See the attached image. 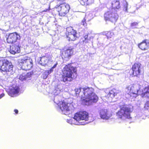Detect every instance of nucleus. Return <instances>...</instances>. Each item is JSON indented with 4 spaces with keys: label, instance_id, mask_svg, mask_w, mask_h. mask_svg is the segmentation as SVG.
<instances>
[{
    "label": "nucleus",
    "instance_id": "1",
    "mask_svg": "<svg viewBox=\"0 0 149 149\" xmlns=\"http://www.w3.org/2000/svg\"><path fill=\"white\" fill-rule=\"evenodd\" d=\"M89 118L88 113L86 111H81L75 113L73 118L68 119L67 122L70 124L84 125L92 121L86 122L89 120Z\"/></svg>",
    "mask_w": 149,
    "mask_h": 149
},
{
    "label": "nucleus",
    "instance_id": "30",
    "mask_svg": "<svg viewBox=\"0 0 149 149\" xmlns=\"http://www.w3.org/2000/svg\"><path fill=\"white\" fill-rule=\"evenodd\" d=\"M127 6L128 3L127 2H126L125 4H124V8L123 10L127 12Z\"/></svg>",
    "mask_w": 149,
    "mask_h": 149
},
{
    "label": "nucleus",
    "instance_id": "14",
    "mask_svg": "<svg viewBox=\"0 0 149 149\" xmlns=\"http://www.w3.org/2000/svg\"><path fill=\"white\" fill-rule=\"evenodd\" d=\"M99 114L101 118L108 120L112 116L111 111L107 109H102L100 110Z\"/></svg>",
    "mask_w": 149,
    "mask_h": 149
},
{
    "label": "nucleus",
    "instance_id": "38",
    "mask_svg": "<svg viewBox=\"0 0 149 149\" xmlns=\"http://www.w3.org/2000/svg\"><path fill=\"white\" fill-rule=\"evenodd\" d=\"M50 9V7H49L48 9H45L44 10H43L42 11V12H47V11L48 10H49Z\"/></svg>",
    "mask_w": 149,
    "mask_h": 149
},
{
    "label": "nucleus",
    "instance_id": "9",
    "mask_svg": "<svg viewBox=\"0 0 149 149\" xmlns=\"http://www.w3.org/2000/svg\"><path fill=\"white\" fill-rule=\"evenodd\" d=\"M93 90L92 88L85 87L83 88H80L75 89V91L76 95H80L81 99L83 100L85 96L88 97V94L91 93Z\"/></svg>",
    "mask_w": 149,
    "mask_h": 149
},
{
    "label": "nucleus",
    "instance_id": "40",
    "mask_svg": "<svg viewBox=\"0 0 149 149\" xmlns=\"http://www.w3.org/2000/svg\"><path fill=\"white\" fill-rule=\"evenodd\" d=\"M91 15H92L91 14V13H90V14H89V16H91Z\"/></svg>",
    "mask_w": 149,
    "mask_h": 149
},
{
    "label": "nucleus",
    "instance_id": "19",
    "mask_svg": "<svg viewBox=\"0 0 149 149\" xmlns=\"http://www.w3.org/2000/svg\"><path fill=\"white\" fill-rule=\"evenodd\" d=\"M19 45V42H17V43L13 45L12 47L11 48L10 51V52L13 54L19 53L20 52V47Z\"/></svg>",
    "mask_w": 149,
    "mask_h": 149
},
{
    "label": "nucleus",
    "instance_id": "16",
    "mask_svg": "<svg viewBox=\"0 0 149 149\" xmlns=\"http://www.w3.org/2000/svg\"><path fill=\"white\" fill-rule=\"evenodd\" d=\"M19 88L18 86L13 85L10 87L8 94L10 96L14 97L19 93Z\"/></svg>",
    "mask_w": 149,
    "mask_h": 149
},
{
    "label": "nucleus",
    "instance_id": "20",
    "mask_svg": "<svg viewBox=\"0 0 149 149\" xmlns=\"http://www.w3.org/2000/svg\"><path fill=\"white\" fill-rule=\"evenodd\" d=\"M139 47L141 50H145L149 48V42L146 40H144L138 45Z\"/></svg>",
    "mask_w": 149,
    "mask_h": 149
},
{
    "label": "nucleus",
    "instance_id": "36",
    "mask_svg": "<svg viewBox=\"0 0 149 149\" xmlns=\"http://www.w3.org/2000/svg\"><path fill=\"white\" fill-rule=\"evenodd\" d=\"M137 23L136 22H134L131 24V26L133 28H134L135 26L137 25Z\"/></svg>",
    "mask_w": 149,
    "mask_h": 149
},
{
    "label": "nucleus",
    "instance_id": "6",
    "mask_svg": "<svg viewBox=\"0 0 149 149\" xmlns=\"http://www.w3.org/2000/svg\"><path fill=\"white\" fill-rule=\"evenodd\" d=\"M118 15L114 11V9H112L106 12L104 14V18L105 20H109L112 22L116 21L118 18Z\"/></svg>",
    "mask_w": 149,
    "mask_h": 149
},
{
    "label": "nucleus",
    "instance_id": "37",
    "mask_svg": "<svg viewBox=\"0 0 149 149\" xmlns=\"http://www.w3.org/2000/svg\"><path fill=\"white\" fill-rule=\"evenodd\" d=\"M5 95L4 93H2L1 95H0V99L2 97L4 96Z\"/></svg>",
    "mask_w": 149,
    "mask_h": 149
},
{
    "label": "nucleus",
    "instance_id": "34",
    "mask_svg": "<svg viewBox=\"0 0 149 149\" xmlns=\"http://www.w3.org/2000/svg\"><path fill=\"white\" fill-rule=\"evenodd\" d=\"M52 64H53V66L52 67L53 68H55L58 65V63L57 62H54L52 63Z\"/></svg>",
    "mask_w": 149,
    "mask_h": 149
},
{
    "label": "nucleus",
    "instance_id": "27",
    "mask_svg": "<svg viewBox=\"0 0 149 149\" xmlns=\"http://www.w3.org/2000/svg\"><path fill=\"white\" fill-rule=\"evenodd\" d=\"M91 19V17H89L87 15H86L85 17L82 21L81 24L84 26H87V24L86 22V20H89Z\"/></svg>",
    "mask_w": 149,
    "mask_h": 149
},
{
    "label": "nucleus",
    "instance_id": "29",
    "mask_svg": "<svg viewBox=\"0 0 149 149\" xmlns=\"http://www.w3.org/2000/svg\"><path fill=\"white\" fill-rule=\"evenodd\" d=\"M47 71L46 70L44 72V73L43 74V78L44 79H46L47 78L49 74L48 73H47Z\"/></svg>",
    "mask_w": 149,
    "mask_h": 149
},
{
    "label": "nucleus",
    "instance_id": "17",
    "mask_svg": "<svg viewBox=\"0 0 149 149\" xmlns=\"http://www.w3.org/2000/svg\"><path fill=\"white\" fill-rule=\"evenodd\" d=\"M63 86L61 85H58L55 87V89L53 91V94L54 95V98L58 96V97L57 100L60 99L61 97V96L58 95L61 92L63 91ZM55 99V98H54Z\"/></svg>",
    "mask_w": 149,
    "mask_h": 149
},
{
    "label": "nucleus",
    "instance_id": "18",
    "mask_svg": "<svg viewBox=\"0 0 149 149\" xmlns=\"http://www.w3.org/2000/svg\"><path fill=\"white\" fill-rule=\"evenodd\" d=\"M141 65L140 63H135L133 65L132 70L134 76H137L139 74L141 71Z\"/></svg>",
    "mask_w": 149,
    "mask_h": 149
},
{
    "label": "nucleus",
    "instance_id": "28",
    "mask_svg": "<svg viewBox=\"0 0 149 149\" xmlns=\"http://www.w3.org/2000/svg\"><path fill=\"white\" fill-rule=\"evenodd\" d=\"M25 74L23 73L19 76V79L22 81L25 80L26 79V77H25Z\"/></svg>",
    "mask_w": 149,
    "mask_h": 149
},
{
    "label": "nucleus",
    "instance_id": "24",
    "mask_svg": "<svg viewBox=\"0 0 149 149\" xmlns=\"http://www.w3.org/2000/svg\"><path fill=\"white\" fill-rule=\"evenodd\" d=\"M94 0H81L80 3L83 6L90 5L94 3Z\"/></svg>",
    "mask_w": 149,
    "mask_h": 149
},
{
    "label": "nucleus",
    "instance_id": "7",
    "mask_svg": "<svg viewBox=\"0 0 149 149\" xmlns=\"http://www.w3.org/2000/svg\"><path fill=\"white\" fill-rule=\"evenodd\" d=\"M141 86L137 84H133L131 87H128L126 88L128 94L133 97H136L138 95V92L141 88Z\"/></svg>",
    "mask_w": 149,
    "mask_h": 149
},
{
    "label": "nucleus",
    "instance_id": "35",
    "mask_svg": "<svg viewBox=\"0 0 149 149\" xmlns=\"http://www.w3.org/2000/svg\"><path fill=\"white\" fill-rule=\"evenodd\" d=\"M54 69V68H53L52 67L49 70H47L46 71H47V73H48L49 74H50L52 72H53Z\"/></svg>",
    "mask_w": 149,
    "mask_h": 149
},
{
    "label": "nucleus",
    "instance_id": "39",
    "mask_svg": "<svg viewBox=\"0 0 149 149\" xmlns=\"http://www.w3.org/2000/svg\"><path fill=\"white\" fill-rule=\"evenodd\" d=\"M14 112H15V113L16 114H17L18 113V110L17 109H15L14 111Z\"/></svg>",
    "mask_w": 149,
    "mask_h": 149
},
{
    "label": "nucleus",
    "instance_id": "33",
    "mask_svg": "<svg viewBox=\"0 0 149 149\" xmlns=\"http://www.w3.org/2000/svg\"><path fill=\"white\" fill-rule=\"evenodd\" d=\"M107 35L108 38H110L113 36V32H109L107 33Z\"/></svg>",
    "mask_w": 149,
    "mask_h": 149
},
{
    "label": "nucleus",
    "instance_id": "12",
    "mask_svg": "<svg viewBox=\"0 0 149 149\" xmlns=\"http://www.w3.org/2000/svg\"><path fill=\"white\" fill-rule=\"evenodd\" d=\"M67 30L68 32L67 39L69 41L74 40L78 37L76 31L74 30L72 27H68Z\"/></svg>",
    "mask_w": 149,
    "mask_h": 149
},
{
    "label": "nucleus",
    "instance_id": "32",
    "mask_svg": "<svg viewBox=\"0 0 149 149\" xmlns=\"http://www.w3.org/2000/svg\"><path fill=\"white\" fill-rule=\"evenodd\" d=\"M32 73L31 72H28L26 74H25V77H26V79L28 78H30L31 77L32 75Z\"/></svg>",
    "mask_w": 149,
    "mask_h": 149
},
{
    "label": "nucleus",
    "instance_id": "13",
    "mask_svg": "<svg viewBox=\"0 0 149 149\" xmlns=\"http://www.w3.org/2000/svg\"><path fill=\"white\" fill-rule=\"evenodd\" d=\"M20 39V36L17 33L15 32L10 33L6 39L7 42L9 43H13L18 42Z\"/></svg>",
    "mask_w": 149,
    "mask_h": 149
},
{
    "label": "nucleus",
    "instance_id": "10",
    "mask_svg": "<svg viewBox=\"0 0 149 149\" xmlns=\"http://www.w3.org/2000/svg\"><path fill=\"white\" fill-rule=\"evenodd\" d=\"M94 90L93 88V90L90 93L88 94V97L85 96L83 100H84L86 103V104L89 105L94 102H96L98 100V97L95 94L93 93Z\"/></svg>",
    "mask_w": 149,
    "mask_h": 149
},
{
    "label": "nucleus",
    "instance_id": "26",
    "mask_svg": "<svg viewBox=\"0 0 149 149\" xmlns=\"http://www.w3.org/2000/svg\"><path fill=\"white\" fill-rule=\"evenodd\" d=\"M116 89H113L109 92L107 95L108 97H110L111 98H113L116 95Z\"/></svg>",
    "mask_w": 149,
    "mask_h": 149
},
{
    "label": "nucleus",
    "instance_id": "11",
    "mask_svg": "<svg viewBox=\"0 0 149 149\" xmlns=\"http://www.w3.org/2000/svg\"><path fill=\"white\" fill-rule=\"evenodd\" d=\"M56 8L59 12V15L64 16L68 12L70 7L68 4L63 3L57 6Z\"/></svg>",
    "mask_w": 149,
    "mask_h": 149
},
{
    "label": "nucleus",
    "instance_id": "4",
    "mask_svg": "<svg viewBox=\"0 0 149 149\" xmlns=\"http://www.w3.org/2000/svg\"><path fill=\"white\" fill-rule=\"evenodd\" d=\"M58 97H56L54 99V102L59 107V109L62 113L65 115L70 113V111L73 109L74 107L72 103H67L65 101H60L59 100H57Z\"/></svg>",
    "mask_w": 149,
    "mask_h": 149
},
{
    "label": "nucleus",
    "instance_id": "8",
    "mask_svg": "<svg viewBox=\"0 0 149 149\" xmlns=\"http://www.w3.org/2000/svg\"><path fill=\"white\" fill-rule=\"evenodd\" d=\"M13 68L12 63L6 60L0 61V70L2 72H8L11 71Z\"/></svg>",
    "mask_w": 149,
    "mask_h": 149
},
{
    "label": "nucleus",
    "instance_id": "5",
    "mask_svg": "<svg viewBox=\"0 0 149 149\" xmlns=\"http://www.w3.org/2000/svg\"><path fill=\"white\" fill-rule=\"evenodd\" d=\"M18 62L21 68L25 70H30L33 66L32 60L29 57H25L20 59Z\"/></svg>",
    "mask_w": 149,
    "mask_h": 149
},
{
    "label": "nucleus",
    "instance_id": "31",
    "mask_svg": "<svg viewBox=\"0 0 149 149\" xmlns=\"http://www.w3.org/2000/svg\"><path fill=\"white\" fill-rule=\"evenodd\" d=\"M144 108L147 110L149 109V101L146 102L145 103Z\"/></svg>",
    "mask_w": 149,
    "mask_h": 149
},
{
    "label": "nucleus",
    "instance_id": "23",
    "mask_svg": "<svg viewBox=\"0 0 149 149\" xmlns=\"http://www.w3.org/2000/svg\"><path fill=\"white\" fill-rule=\"evenodd\" d=\"M112 6L114 10L119 9L120 7L119 1L118 0H114L112 2Z\"/></svg>",
    "mask_w": 149,
    "mask_h": 149
},
{
    "label": "nucleus",
    "instance_id": "22",
    "mask_svg": "<svg viewBox=\"0 0 149 149\" xmlns=\"http://www.w3.org/2000/svg\"><path fill=\"white\" fill-rule=\"evenodd\" d=\"M141 95L143 97H146L149 98V87H145L143 89Z\"/></svg>",
    "mask_w": 149,
    "mask_h": 149
},
{
    "label": "nucleus",
    "instance_id": "21",
    "mask_svg": "<svg viewBox=\"0 0 149 149\" xmlns=\"http://www.w3.org/2000/svg\"><path fill=\"white\" fill-rule=\"evenodd\" d=\"M73 53V51L72 49H67L62 53V57L63 58H68Z\"/></svg>",
    "mask_w": 149,
    "mask_h": 149
},
{
    "label": "nucleus",
    "instance_id": "2",
    "mask_svg": "<svg viewBox=\"0 0 149 149\" xmlns=\"http://www.w3.org/2000/svg\"><path fill=\"white\" fill-rule=\"evenodd\" d=\"M63 75L62 78L60 79L61 81L65 82L67 81H71L76 77V70L75 67L71 64L66 65L62 70Z\"/></svg>",
    "mask_w": 149,
    "mask_h": 149
},
{
    "label": "nucleus",
    "instance_id": "15",
    "mask_svg": "<svg viewBox=\"0 0 149 149\" xmlns=\"http://www.w3.org/2000/svg\"><path fill=\"white\" fill-rule=\"evenodd\" d=\"M49 62H52V56L51 55L47 54L40 57L39 63L42 65L45 66L47 65H48V63Z\"/></svg>",
    "mask_w": 149,
    "mask_h": 149
},
{
    "label": "nucleus",
    "instance_id": "3",
    "mask_svg": "<svg viewBox=\"0 0 149 149\" xmlns=\"http://www.w3.org/2000/svg\"><path fill=\"white\" fill-rule=\"evenodd\" d=\"M120 110L116 113L117 117L120 118H130V113L133 110V107L130 105H128L124 103L120 104Z\"/></svg>",
    "mask_w": 149,
    "mask_h": 149
},
{
    "label": "nucleus",
    "instance_id": "25",
    "mask_svg": "<svg viewBox=\"0 0 149 149\" xmlns=\"http://www.w3.org/2000/svg\"><path fill=\"white\" fill-rule=\"evenodd\" d=\"M93 37L91 36L89 38H88V35L86 33L83 35V38H82L83 44H85L89 42L91 39H93Z\"/></svg>",
    "mask_w": 149,
    "mask_h": 149
}]
</instances>
